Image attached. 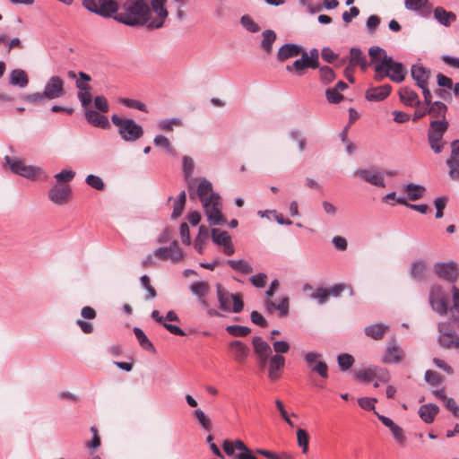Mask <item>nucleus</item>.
Here are the masks:
<instances>
[{"instance_id":"1","label":"nucleus","mask_w":459,"mask_h":459,"mask_svg":"<svg viewBox=\"0 0 459 459\" xmlns=\"http://www.w3.org/2000/svg\"><path fill=\"white\" fill-rule=\"evenodd\" d=\"M150 18V6L144 0H128L123 4V12L114 15V20L131 27L148 24Z\"/></svg>"},{"instance_id":"2","label":"nucleus","mask_w":459,"mask_h":459,"mask_svg":"<svg viewBox=\"0 0 459 459\" xmlns=\"http://www.w3.org/2000/svg\"><path fill=\"white\" fill-rule=\"evenodd\" d=\"M111 122L118 128L120 137L126 142H135L143 135V127L132 118H122L114 114Z\"/></svg>"},{"instance_id":"3","label":"nucleus","mask_w":459,"mask_h":459,"mask_svg":"<svg viewBox=\"0 0 459 459\" xmlns=\"http://www.w3.org/2000/svg\"><path fill=\"white\" fill-rule=\"evenodd\" d=\"M368 55L371 63L374 65L375 81L381 82L389 77L386 65L391 62V56H387L386 51L378 46H373L368 49Z\"/></svg>"},{"instance_id":"4","label":"nucleus","mask_w":459,"mask_h":459,"mask_svg":"<svg viewBox=\"0 0 459 459\" xmlns=\"http://www.w3.org/2000/svg\"><path fill=\"white\" fill-rule=\"evenodd\" d=\"M202 204L210 225L216 226L226 223V219L221 213V198L218 193H212L208 199L204 200Z\"/></svg>"},{"instance_id":"5","label":"nucleus","mask_w":459,"mask_h":459,"mask_svg":"<svg viewBox=\"0 0 459 459\" xmlns=\"http://www.w3.org/2000/svg\"><path fill=\"white\" fill-rule=\"evenodd\" d=\"M217 299L220 308L224 312L240 313L244 308V302L236 294L230 293L221 283L216 284Z\"/></svg>"},{"instance_id":"6","label":"nucleus","mask_w":459,"mask_h":459,"mask_svg":"<svg viewBox=\"0 0 459 459\" xmlns=\"http://www.w3.org/2000/svg\"><path fill=\"white\" fill-rule=\"evenodd\" d=\"M448 126L449 124L446 119H435L429 123L428 141L435 153H440L444 148L445 143L442 142V139Z\"/></svg>"},{"instance_id":"7","label":"nucleus","mask_w":459,"mask_h":459,"mask_svg":"<svg viewBox=\"0 0 459 459\" xmlns=\"http://www.w3.org/2000/svg\"><path fill=\"white\" fill-rule=\"evenodd\" d=\"M82 6L103 18L114 19V15L118 13V4L114 0H83Z\"/></svg>"},{"instance_id":"8","label":"nucleus","mask_w":459,"mask_h":459,"mask_svg":"<svg viewBox=\"0 0 459 459\" xmlns=\"http://www.w3.org/2000/svg\"><path fill=\"white\" fill-rule=\"evenodd\" d=\"M166 4L167 0H151L149 4L151 18L147 24L149 30L160 29L164 26L169 15Z\"/></svg>"},{"instance_id":"9","label":"nucleus","mask_w":459,"mask_h":459,"mask_svg":"<svg viewBox=\"0 0 459 459\" xmlns=\"http://www.w3.org/2000/svg\"><path fill=\"white\" fill-rule=\"evenodd\" d=\"M429 301L431 308L438 315L444 316L447 313L449 297L440 285L434 284L431 286Z\"/></svg>"},{"instance_id":"10","label":"nucleus","mask_w":459,"mask_h":459,"mask_svg":"<svg viewBox=\"0 0 459 459\" xmlns=\"http://www.w3.org/2000/svg\"><path fill=\"white\" fill-rule=\"evenodd\" d=\"M437 331V343L440 347L451 350L458 345L459 334L451 326L450 322L438 323Z\"/></svg>"},{"instance_id":"11","label":"nucleus","mask_w":459,"mask_h":459,"mask_svg":"<svg viewBox=\"0 0 459 459\" xmlns=\"http://www.w3.org/2000/svg\"><path fill=\"white\" fill-rule=\"evenodd\" d=\"M4 161L8 165L11 171L14 174L26 178L28 179H34L40 172V169L34 166L25 165L22 160L12 158L8 155L4 157Z\"/></svg>"},{"instance_id":"12","label":"nucleus","mask_w":459,"mask_h":459,"mask_svg":"<svg viewBox=\"0 0 459 459\" xmlns=\"http://www.w3.org/2000/svg\"><path fill=\"white\" fill-rule=\"evenodd\" d=\"M44 92L49 100L62 98L65 94V81L58 75L51 76L44 86Z\"/></svg>"},{"instance_id":"13","label":"nucleus","mask_w":459,"mask_h":459,"mask_svg":"<svg viewBox=\"0 0 459 459\" xmlns=\"http://www.w3.org/2000/svg\"><path fill=\"white\" fill-rule=\"evenodd\" d=\"M322 354L316 351H309L304 355V360L309 366H312L311 370L317 373L321 377L328 378V366L321 360Z\"/></svg>"},{"instance_id":"14","label":"nucleus","mask_w":459,"mask_h":459,"mask_svg":"<svg viewBox=\"0 0 459 459\" xmlns=\"http://www.w3.org/2000/svg\"><path fill=\"white\" fill-rule=\"evenodd\" d=\"M354 174L362 180H364L365 182L369 183L373 186L379 187L385 186L383 173L375 168H372L370 169H357Z\"/></svg>"},{"instance_id":"15","label":"nucleus","mask_w":459,"mask_h":459,"mask_svg":"<svg viewBox=\"0 0 459 459\" xmlns=\"http://www.w3.org/2000/svg\"><path fill=\"white\" fill-rule=\"evenodd\" d=\"M434 272L439 278L448 281H455L458 276V268L455 262L436 263Z\"/></svg>"},{"instance_id":"16","label":"nucleus","mask_w":459,"mask_h":459,"mask_svg":"<svg viewBox=\"0 0 459 459\" xmlns=\"http://www.w3.org/2000/svg\"><path fill=\"white\" fill-rule=\"evenodd\" d=\"M70 195L71 187L67 184H56L48 191L49 199L58 205L66 204Z\"/></svg>"},{"instance_id":"17","label":"nucleus","mask_w":459,"mask_h":459,"mask_svg":"<svg viewBox=\"0 0 459 459\" xmlns=\"http://www.w3.org/2000/svg\"><path fill=\"white\" fill-rule=\"evenodd\" d=\"M403 359V350L395 343L389 342L385 348L382 361L385 364H398Z\"/></svg>"},{"instance_id":"18","label":"nucleus","mask_w":459,"mask_h":459,"mask_svg":"<svg viewBox=\"0 0 459 459\" xmlns=\"http://www.w3.org/2000/svg\"><path fill=\"white\" fill-rule=\"evenodd\" d=\"M301 57L296 59L292 64L286 65V71L292 73L297 76L305 74L306 69L309 67V53L302 50Z\"/></svg>"},{"instance_id":"19","label":"nucleus","mask_w":459,"mask_h":459,"mask_svg":"<svg viewBox=\"0 0 459 459\" xmlns=\"http://www.w3.org/2000/svg\"><path fill=\"white\" fill-rule=\"evenodd\" d=\"M303 48L294 43H287L282 45L276 55L279 62H284L290 58L297 57L302 52Z\"/></svg>"},{"instance_id":"20","label":"nucleus","mask_w":459,"mask_h":459,"mask_svg":"<svg viewBox=\"0 0 459 459\" xmlns=\"http://www.w3.org/2000/svg\"><path fill=\"white\" fill-rule=\"evenodd\" d=\"M264 307L269 314H273L275 310L279 311L281 316H286L290 310V299L288 297L281 298L278 303L272 299H266L264 302Z\"/></svg>"},{"instance_id":"21","label":"nucleus","mask_w":459,"mask_h":459,"mask_svg":"<svg viewBox=\"0 0 459 459\" xmlns=\"http://www.w3.org/2000/svg\"><path fill=\"white\" fill-rule=\"evenodd\" d=\"M389 73V78L394 82H402L407 74L406 67L400 62H396L391 56V62L386 65Z\"/></svg>"},{"instance_id":"22","label":"nucleus","mask_w":459,"mask_h":459,"mask_svg":"<svg viewBox=\"0 0 459 459\" xmlns=\"http://www.w3.org/2000/svg\"><path fill=\"white\" fill-rule=\"evenodd\" d=\"M285 366V358L282 355L275 354L270 357L268 365V377L272 381L279 379L281 371Z\"/></svg>"},{"instance_id":"23","label":"nucleus","mask_w":459,"mask_h":459,"mask_svg":"<svg viewBox=\"0 0 459 459\" xmlns=\"http://www.w3.org/2000/svg\"><path fill=\"white\" fill-rule=\"evenodd\" d=\"M392 91L390 84H383L367 90L365 97L368 101H381L389 96Z\"/></svg>"},{"instance_id":"24","label":"nucleus","mask_w":459,"mask_h":459,"mask_svg":"<svg viewBox=\"0 0 459 459\" xmlns=\"http://www.w3.org/2000/svg\"><path fill=\"white\" fill-rule=\"evenodd\" d=\"M411 75L416 82L417 86L420 87L425 84H429L430 70L425 68L420 64H415L411 65Z\"/></svg>"},{"instance_id":"25","label":"nucleus","mask_w":459,"mask_h":459,"mask_svg":"<svg viewBox=\"0 0 459 459\" xmlns=\"http://www.w3.org/2000/svg\"><path fill=\"white\" fill-rule=\"evenodd\" d=\"M376 415L377 416L378 420L385 426L387 427L390 431L393 434L394 438L398 443H403L405 440V437L403 436V430L401 427L396 425L390 418L381 415L378 412L375 411Z\"/></svg>"},{"instance_id":"26","label":"nucleus","mask_w":459,"mask_h":459,"mask_svg":"<svg viewBox=\"0 0 459 459\" xmlns=\"http://www.w3.org/2000/svg\"><path fill=\"white\" fill-rule=\"evenodd\" d=\"M433 17L439 24L445 27H449L456 21V15L455 13L446 11L441 6H437L433 10Z\"/></svg>"},{"instance_id":"27","label":"nucleus","mask_w":459,"mask_h":459,"mask_svg":"<svg viewBox=\"0 0 459 459\" xmlns=\"http://www.w3.org/2000/svg\"><path fill=\"white\" fill-rule=\"evenodd\" d=\"M348 84L343 81H339L333 88H329L325 91V97L329 103L338 104L343 100V95L341 91L346 90Z\"/></svg>"},{"instance_id":"28","label":"nucleus","mask_w":459,"mask_h":459,"mask_svg":"<svg viewBox=\"0 0 459 459\" xmlns=\"http://www.w3.org/2000/svg\"><path fill=\"white\" fill-rule=\"evenodd\" d=\"M398 94L400 100L407 106L419 107L420 105L418 94L409 87H402Z\"/></svg>"},{"instance_id":"29","label":"nucleus","mask_w":459,"mask_h":459,"mask_svg":"<svg viewBox=\"0 0 459 459\" xmlns=\"http://www.w3.org/2000/svg\"><path fill=\"white\" fill-rule=\"evenodd\" d=\"M75 86L78 89L77 98L80 100L82 106L86 108L92 101L91 94V87L80 80H76Z\"/></svg>"},{"instance_id":"30","label":"nucleus","mask_w":459,"mask_h":459,"mask_svg":"<svg viewBox=\"0 0 459 459\" xmlns=\"http://www.w3.org/2000/svg\"><path fill=\"white\" fill-rule=\"evenodd\" d=\"M234 359L238 363H243L249 355V348L244 344L241 341H232L230 343Z\"/></svg>"},{"instance_id":"31","label":"nucleus","mask_w":459,"mask_h":459,"mask_svg":"<svg viewBox=\"0 0 459 459\" xmlns=\"http://www.w3.org/2000/svg\"><path fill=\"white\" fill-rule=\"evenodd\" d=\"M85 118L90 124H91L92 126H94L96 127L107 129L110 126L107 117L100 114L96 110H92V109L87 110L85 112Z\"/></svg>"},{"instance_id":"32","label":"nucleus","mask_w":459,"mask_h":459,"mask_svg":"<svg viewBox=\"0 0 459 459\" xmlns=\"http://www.w3.org/2000/svg\"><path fill=\"white\" fill-rule=\"evenodd\" d=\"M182 167H183V173L185 176V179H186L187 186H188L189 195L192 198L193 194L191 193V189L194 187V184H193L194 179L192 178V174H193L194 168H195V162H194L193 159L189 156H184L182 158Z\"/></svg>"},{"instance_id":"33","label":"nucleus","mask_w":459,"mask_h":459,"mask_svg":"<svg viewBox=\"0 0 459 459\" xmlns=\"http://www.w3.org/2000/svg\"><path fill=\"white\" fill-rule=\"evenodd\" d=\"M439 412V408L435 403H426L420 407L419 415L425 423H432Z\"/></svg>"},{"instance_id":"34","label":"nucleus","mask_w":459,"mask_h":459,"mask_svg":"<svg viewBox=\"0 0 459 459\" xmlns=\"http://www.w3.org/2000/svg\"><path fill=\"white\" fill-rule=\"evenodd\" d=\"M388 330L389 325L379 323L366 326L364 329V333L368 337L378 341L383 339V337L388 332Z\"/></svg>"},{"instance_id":"35","label":"nucleus","mask_w":459,"mask_h":459,"mask_svg":"<svg viewBox=\"0 0 459 459\" xmlns=\"http://www.w3.org/2000/svg\"><path fill=\"white\" fill-rule=\"evenodd\" d=\"M349 62H350V65H351V66L359 65L363 71H365L368 66L366 56L363 54L361 49L359 48H351Z\"/></svg>"},{"instance_id":"36","label":"nucleus","mask_w":459,"mask_h":459,"mask_svg":"<svg viewBox=\"0 0 459 459\" xmlns=\"http://www.w3.org/2000/svg\"><path fill=\"white\" fill-rule=\"evenodd\" d=\"M9 82L19 88H25L29 84L28 74L22 69H13L10 73Z\"/></svg>"},{"instance_id":"37","label":"nucleus","mask_w":459,"mask_h":459,"mask_svg":"<svg viewBox=\"0 0 459 459\" xmlns=\"http://www.w3.org/2000/svg\"><path fill=\"white\" fill-rule=\"evenodd\" d=\"M252 344L254 347V351L256 356H271L272 349L270 345L262 339L260 336H255L252 339Z\"/></svg>"},{"instance_id":"38","label":"nucleus","mask_w":459,"mask_h":459,"mask_svg":"<svg viewBox=\"0 0 459 459\" xmlns=\"http://www.w3.org/2000/svg\"><path fill=\"white\" fill-rule=\"evenodd\" d=\"M277 35L273 30H265L262 33V40L260 47L267 54L272 53L273 45L275 42Z\"/></svg>"},{"instance_id":"39","label":"nucleus","mask_w":459,"mask_h":459,"mask_svg":"<svg viewBox=\"0 0 459 459\" xmlns=\"http://www.w3.org/2000/svg\"><path fill=\"white\" fill-rule=\"evenodd\" d=\"M428 108V114L434 118L446 119L447 106L442 101L432 102Z\"/></svg>"},{"instance_id":"40","label":"nucleus","mask_w":459,"mask_h":459,"mask_svg":"<svg viewBox=\"0 0 459 459\" xmlns=\"http://www.w3.org/2000/svg\"><path fill=\"white\" fill-rule=\"evenodd\" d=\"M429 0H404V6L408 11L422 14L429 10Z\"/></svg>"},{"instance_id":"41","label":"nucleus","mask_w":459,"mask_h":459,"mask_svg":"<svg viewBox=\"0 0 459 459\" xmlns=\"http://www.w3.org/2000/svg\"><path fill=\"white\" fill-rule=\"evenodd\" d=\"M133 332L140 344V346L147 351H152V352H155V348L152 344V342L148 339V337L146 336V334L143 333V331L139 328V327H134L133 329Z\"/></svg>"},{"instance_id":"42","label":"nucleus","mask_w":459,"mask_h":459,"mask_svg":"<svg viewBox=\"0 0 459 459\" xmlns=\"http://www.w3.org/2000/svg\"><path fill=\"white\" fill-rule=\"evenodd\" d=\"M189 289L198 299H202L208 294L210 285L205 281H194L190 284Z\"/></svg>"},{"instance_id":"43","label":"nucleus","mask_w":459,"mask_h":459,"mask_svg":"<svg viewBox=\"0 0 459 459\" xmlns=\"http://www.w3.org/2000/svg\"><path fill=\"white\" fill-rule=\"evenodd\" d=\"M404 191L407 192L410 201H415L423 196L426 189L423 186L410 183L404 186Z\"/></svg>"},{"instance_id":"44","label":"nucleus","mask_w":459,"mask_h":459,"mask_svg":"<svg viewBox=\"0 0 459 459\" xmlns=\"http://www.w3.org/2000/svg\"><path fill=\"white\" fill-rule=\"evenodd\" d=\"M427 270V264L423 260H416L412 262L410 268V274L416 280H422Z\"/></svg>"},{"instance_id":"45","label":"nucleus","mask_w":459,"mask_h":459,"mask_svg":"<svg viewBox=\"0 0 459 459\" xmlns=\"http://www.w3.org/2000/svg\"><path fill=\"white\" fill-rule=\"evenodd\" d=\"M22 100L24 102L33 104V105H44L46 101L49 100L46 96L44 91L41 92H34L30 94H23L22 96Z\"/></svg>"},{"instance_id":"46","label":"nucleus","mask_w":459,"mask_h":459,"mask_svg":"<svg viewBox=\"0 0 459 459\" xmlns=\"http://www.w3.org/2000/svg\"><path fill=\"white\" fill-rule=\"evenodd\" d=\"M212 193H213L212 183L206 178H201L196 190V194L200 201L204 202V200L208 199V196Z\"/></svg>"},{"instance_id":"47","label":"nucleus","mask_w":459,"mask_h":459,"mask_svg":"<svg viewBox=\"0 0 459 459\" xmlns=\"http://www.w3.org/2000/svg\"><path fill=\"white\" fill-rule=\"evenodd\" d=\"M211 235L212 242L218 246H223L231 240V237L227 231L217 228L211 230Z\"/></svg>"},{"instance_id":"48","label":"nucleus","mask_w":459,"mask_h":459,"mask_svg":"<svg viewBox=\"0 0 459 459\" xmlns=\"http://www.w3.org/2000/svg\"><path fill=\"white\" fill-rule=\"evenodd\" d=\"M227 264L237 272L248 274L253 272V267L245 260H228Z\"/></svg>"},{"instance_id":"49","label":"nucleus","mask_w":459,"mask_h":459,"mask_svg":"<svg viewBox=\"0 0 459 459\" xmlns=\"http://www.w3.org/2000/svg\"><path fill=\"white\" fill-rule=\"evenodd\" d=\"M240 24L251 33H256L260 31V26L253 20L249 14H244L240 17Z\"/></svg>"},{"instance_id":"50","label":"nucleus","mask_w":459,"mask_h":459,"mask_svg":"<svg viewBox=\"0 0 459 459\" xmlns=\"http://www.w3.org/2000/svg\"><path fill=\"white\" fill-rule=\"evenodd\" d=\"M226 331L232 336L244 337L251 333V329L247 326L232 325L226 327Z\"/></svg>"},{"instance_id":"51","label":"nucleus","mask_w":459,"mask_h":459,"mask_svg":"<svg viewBox=\"0 0 459 459\" xmlns=\"http://www.w3.org/2000/svg\"><path fill=\"white\" fill-rule=\"evenodd\" d=\"M255 453L262 455L268 459H294V457L287 452H282V453L277 454L273 451L257 448L255 450Z\"/></svg>"},{"instance_id":"52","label":"nucleus","mask_w":459,"mask_h":459,"mask_svg":"<svg viewBox=\"0 0 459 459\" xmlns=\"http://www.w3.org/2000/svg\"><path fill=\"white\" fill-rule=\"evenodd\" d=\"M337 362L340 369L342 371H346L352 367L354 363V358L351 354L342 353L338 355Z\"/></svg>"},{"instance_id":"53","label":"nucleus","mask_w":459,"mask_h":459,"mask_svg":"<svg viewBox=\"0 0 459 459\" xmlns=\"http://www.w3.org/2000/svg\"><path fill=\"white\" fill-rule=\"evenodd\" d=\"M320 80L324 84H329L335 79L334 71L328 65H324L319 68Z\"/></svg>"},{"instance_id":"54","label":"nucleus","mask_w":459,"mask_h":459,"mask_svg":"<svg viewBox=\"0 0 459 459\" xmlns=\"http://www.w3.org/2000/svg\"><path fill=\"white\" fill-rule=\"evenodd\" d=\"M182 126V120L177 117L163 119L158 124L160 129L167 132L172 131L174 126Z\"/></svg>"},{"instance_id":"55","label":"nucleus","mask_w":459,"mask_h":459,"mask_svg":"<svg viewBox=\"0 0 459 459\" xmlns=\"http://www.w3.org/2000/svg\"><path fill=\"white\" fill-rule=\"evenodd\" d=\"M85 183L99 191H102L105 188V184L101 178L93 174H90L86 177Z\"/></svg>"},{"instance_id":"56","label":"nucleus","mask_w":459,"mask_h":459,"mask_svg":"<svg viewBox=\"0 0 459 459\" xmlns=\"http://www.w3.org/2000/svg\"><path fill=\"white\" fill-rule=\"evenodd\" d=\"M424 380L431 385H439L443 382L441 375L434 370H427L424 374Z\"/></svg>"},{"instance_id":"57","label":"nucleus","mask_w":459,"mask_h":459,"mask_svg":"<svg viewBox=\"0 0 459 459\" xmlns=\"http://www.w3.org/2000/svg\"><path fill=\"white\" fill-rule=\"evenodd\" d=\"M75 172L72 169H63L59 173L55 175L56 184H66L74 179Z\"/></svg>"},{"instance_id":"58","label":"nucleus","mask_w":459,"mask_h":459,"mask_svg":"<svg viewBox=\"0 0 459 459\" xmlns=\"http://www.w3.org/2000/svg\"><path fill=\"white\" fill-rule=\"evenodd\" d=\"M169 260L178 262L183 258V252L179 247L178 241L174 240L169 246Z\"/></svg>"},{"instance_id":"59","label":"nucleus","mask_w":459,"mask_h":459,"mask_svg":"<svg viewBox=\"0 0 459 459\" xmlns=\"http://www.w3.org/2000/svg\"><path fill=\"white\" fill-rule=\"evenodd\" d=\"M298 444L302 448V452L306 454L308 450L309 437L307 432L303 429L297 431Z\"/></svg>"},{"instance_id":"60","label":"nucleus","mask_w":459,"mask_h":459,"mask_svg":"<svg viewBox=\"0 0 459 459\" xmlns=\"http://www.w3.org/2000/svg\"><path fill=\"white\" fill-rule=\"evenodd\" d=\"M374 378L382 383H387L390 380L389 371L381 367H373Z\"/></svg>"},{"instance_id":"61","label":"nucleus","mask_w":459,"mask_h":459,"mask_svg":"<svg viewBox=\"0 0 459 459\" xmlns=\"http://www.w3.org/2000/svg\"><path fill=\"white\" fill-rule=\"evenodd\" d=\"M121 103L127 108H135L143 112H148L146 105L139 100L125 98L121 100Z\"/></svg>"},{"instance_id":"62","label":"nucleus","mask_w":459,"mask_h":459,"mask_svg":"<svg viewBox=\"0 0 459 459\" xmlns=\"http://www.w3.org/2000/svg\"><path fill=\"white\" fill-rule=\"evenodd\" d=\"M91 431L92 432V438L91 441L86 443V447L89 450L94 451L100 446L101 441L98 433V429L95 426H92L91 428Z\"/></svg>"},{"instance_id":"63","label":"nucleus","mask_w":459,"mask_h":459,"mask_svg":"<svg viewBox=\"0 0 459 459\" xmlns=\"http://www.w3.org/2000/svg\"><path fill=\"white\" fill-rule=\"evenodd\" d=\"M448 198L446 196H439L434 200L436 207V218H442L444 215V209L446 208Z\"/></svg>"},{"instance_id":"64","label":"nucleus","mask_w":459,"mask_h":459,"mask_svg":"<svg viewBox=\"0 0 459 459\" xmlns=\"http://www.w3.org/2000/svg\"><path fill=\"white\" fill-rule=\"evenodd\" d=\"M195 416L198 420L200 425L206 430H210L212 428L210 419L204 414L201 409H196L194 411Z\"/></svg>"}]
</instances>
